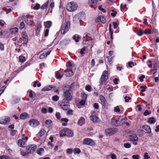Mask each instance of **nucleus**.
<instances>
[{"mask_svg": "<svg viewBox=\"0 0 159 159\" xmlns=\"http://www.w3.org/2000/svg\"><path fill=\"white\" fill-rule=\"evenodd\" d=\"M113 27L114 29H116L119 25V22L118 21L113 22L112 23Z\"/></svg>", "mask_w": 159, "mask_h": 159, "instance_id": "a19ab883", "label": "nucleus"}, {"mask_svg": "<svg viewBox=\"0 0 159 159\" xmlns=\"http://www.w3.org/2000/svg\"><path fill=\"white\" fill-rule=\"evenodd\" d=\"M98 9L103 12H106V10L103 8H102V6H99L98 7Z\"/></svg>", "mask_w": 159, "mask_h": 159, "instance_id": "338daca9", "label": "nucleus"}, {"mask_svg": "<svg viewBox=\"0 0 159 159\" xmlns=\"http://www.w3.org/2000/svg\"><path fill=\"white\" fill-rule=\"evenodd\" d=\"M49 30L48 29H47L46 30H45V32H44V34L45 37H46L48 35V33H49Z\"/></svg>", "mask_w": 159, "mask_h": 159, "instance_id": "0e129e2a", "label": "nucleus"}, {"mask_svg": "<svg viewBox=\"0 0 159 159\" xmlns=\"http://www.w3.org/2000/svg\"><path fill=\"white\" fill-rule=\"evenodd\" d=\"M21 38L24 41L23 44H26L28 42V36L27 34L24 32L21 33Z\"/></svg>", "mask_w": 159, "mask_h": 159, "instance_id": "dca6fc26", "label": "nucleus"}, {"mask_svg": "<svg viewBox=\"0 0 159 159\" xmlns=\"http://www.w3.org/2000/svg\"><path fill=\"white\" fill-rule=\"evenodd\" d=\"M65 72L66 73L65 75L67 77L71 76L73 75V71L68 69L65 70Z\"/></svg>", "mask_w": 159, "mask_h": 159, "instance_id": "412c9836", "label": "nucleus"}, {"mask_svg": "<svg viewBox=\"0 0 159 159\" xmlns=\"http://www.w3.org/2000/svg\"><path fill=\"white\" fill-rule=\"evenodd\" d=\"M66 66L68 67H71L72 66V64L71 62L70 61H68L66 64Z\"/></svg>", "mask_w": 159, "mask_h": 159, "instance_id": "774afa93", "label": "nucleus"}, {"mask_svg": "<svg viewBox=\"0 0 159 159\" xmlns=\"http://www.w3.org/2000/svg\"><path fill=\"white\" fill-rule=\"evenodd\" d=\"M20 119L24 120L29 118V116L27 113L24 112L20 114Z\"/></svg>", "mask_w": 159, "mask_h": 159, "instance_id": "5701e85b", "label": "nucleus"}, {"mask_svg": "<svg viewBox=\"0 0 159 159\" xmlns=\"http://www.w3.org/2000/svg\"><path fill=\"white\" fill-rule=\"evenodd\" d=\"M25 26V25L24 21H22L20 24L19 28L20 29H24Z\"/></svg>", "mask_w": 159, "mask_h": 159, "instance_id": "79ce46f5", "label": "nucleus"}, {"mask_svg": "<svg viewBox=\"0 0 159 159\" xmlns=\"http://www.w3.org/2000/svg\"><path fill=\"white\" fill-rule=\"evenodd\" d=\"M142 128L146 131V133L148 134H150L151 133V128L148 125H144L142 126Z\"/></svg>", "mask_w": 159, "mask_h": 159, "instance_id": "6ab92c4d", "label": "nucleus"}, {"mask_svg": "<svg viewBox=\"0 0 159 159\" xmlns=\"http://www.w3.org/2000/svg\"><path fill=\"white\" fill-rule=\"evenodd\" d=\"M143 157L144 159H148L150 158V157L148 155L147 152H145L144 153Z\"/></svg>", "mask_w": 159, "mask_h": 159, "instance_id": "603ef678", "label": "nucleus"}, {"mask_svg": "<svg viewBox=\"0 0 159 159\" xmlns=\"http://www.w3.org/2000/svg\"><path fill=\"white\" fill-rule=\"evenodd\" d=\"M18 29L17 27H14L10 29L11 32L13 34L15 33L18 31Z\"/></svg>", "mask_w": 159, "mask_h": 159, "instance_id": "72a5a7b5", "label": "nucleus"}, {"mask_svg": "<svg viewBox=\"0 0 159 159\" xmlns=\"http://www.w3.org/2000/svg\"><path fill=\"white\" fill-rule=\"evenodd\" d=\"M99 98L102 103L103 105H104L105 104V100L104 97L102 95H101L99 96Z\"/></svg>", "mask_w": 159, "mask_h": 159, "instance_id": "c85d7f7f", "label": "nucleus"}, {"mask_svg": "<svg viewBox=\"0 0 159 159\" xmlns=\"http://www.w3.org/2000/svg\"><path fill=\"white\" fill-rule=\"evenodd\" d=\"M108 79V72L106 70L104 71L102 73L99 81V89H100L103 84L105 83Z\"/></svg>", "mask_w": 159, "mask_h": 159, "instance_id": "f03ea898", "label": "nucleus"}, {"mask_svg": "<svg viewBox=\"0 0 159 159\" xmlns=\"http://www.w3.org/2000/svg\"><path fill=\"white\" fill-rule=\"evenodd\" d=\"M37 148V146L35 144H30L26 147L28 153H31L34 152Z\"/></svg>", "mask_w": 159, "mask_h": 159, "instance_id": "1a4fd4ad", "label": "nucleus"}, {"mask_svg": "<svg viewBox=\"0 0 159 159\" xmlns=\"http://www.w3.org/2000/svg\"><path fill=\"white\" fill-rule=\"evenodd\" d=\"M77 5L75 2H70L66 5L67 10L69 11H73L76 10L77 7Z\"/></svg>", "mask_w": 159, "mask_h": 159, "instance_id": "20e7f679", "label": "nucleus"}, {"mask_svg": "<svg viewBox=\"0 0 159 159\" xmlns=\"http://www.w3.org/2000/svg\"><path fill=\"white\" fill-rule=\"evenodd\" d=\"M111 159H116L117 156L115 153H113L110 155Z\"/></svg>", "mask_w": 159, "mask_h": 159, "instance_id": "37998d69", "label": "nucleus"}, {"mask_svg": "<svg viewBox=\"0 0 159 159\" xmlns=\"http://www.w3.org/2000/svg\"><path fill=\"white\" fill-rule=\"evenodd\" d=\"M2 10L7 12V14L8 12L11 11V7L10 6H7L6 7L3 8Z\"/></svg>", "mask_w": 159, "mask_h": 159, "instance_id": "bb28decb", "label": "nucleus"}, {"mask_svg": "<svg viewBox=\"0 0 159 159\" xmlns=\"http://www.w3.org/2000/svg\"><path fill=\"white\" fill-rule=\"evenodd\" d=\"M73 152L74 154H79L81 152V151L79 148H76L73 149Z\"/></svg>", "mask_w": 159, "mask_h": 159, "instance_id": "473e14b6", "label": "nucleus"}, {"mask_svg": "<svg viewBox=\"0 0 159 159\" xmlns=\"http://www.w3.org/2000/svg\"><path fill=\"white\" fill-rule=\"evenodd\" d=\"M83 143L84 144L92 146H94L95 145L94 141L90 138H85L84 139Z\"/></svg>", "mask_w": 159, "mask_h": 159, "instance_id": "6e6552de", "label": "nucleus"}, {"mask_svg": "<svg viewBox=\"0 0 159 159\" xmlns=\"http://www.w3.org/2000/svg\"><path fill=\"white\" fill-rule=\"evenodd\" d=\"M124 99L125 102H128L129 101V100L131 99V98L127 96H125L124 97Z\"/></svg>", "mask_w": 159, "mask_h": 159, "instance_id": "680f3d73", "label": "nucleus"}, {"mask_svg": "<svg viewBox=\"0 0 159 159\" xmlns=\"http://www.w3.org/2000/svg\"><path fill=\"white\" fill-rule=\"evenodd\" d=\"M133 31L139 36H142L143 34V31L141 29L137 30H133Z\"/></svg>", "mask_w": 159, "mask_h": 159, "instance_id": "b1692460", "label": "nucleus"}, {"mask_svg": "<svg viewBox=\"0 0 159 159\" xmlns=\"http://www.w3.org/2000/svg\"><path fill=\"white\" fill-rule=\"evenodd\" d=\"M90 118L91 120L93 122H97L99 121V119L95 111H93L92 112Z\"/></svg>", "mask_w": 159, "mask_h": 159, "instance_id": "f8f14e48", "label": "nucleus"}, {"mask_svg": "<svg viewBox=\"0 0 159 159\" xmlns=\"http://www.w3.org/2000/svg\"><path fill=\"white\" fill-rule=\"evenodd\" d=\"M62 75L59 73H57L56 74V77L57 79H61L62 77Z\"/></svg>", "mask_w": 159, "mask_h": 159, "instance_id": "5fc2aeb1", "label": "nucleus"}, {"mask_svg": "<svg viewBox=\"0 0 159 159\" xmlns=\"http://www.w3.org/2000/svg\"><path fill=\"white\" fill-rule=\"evenodd\" d=\"M49 4V1H47L45 3L43 4L41 7V8L42 9H44L46 8Z\"/></svg>", "mask_w": 159, "mask_h": 159, "instance_id": "2f4dec72", "label": "nucleus"}, {"mask_svg": "<svg viewBox=\"0 0 159 159\" xmlns=\"http://www.w3.org/2000/svg\"><path fill=\"white\" fill-rule=\"evenodd\" d=\"M140 88L141 89V92H143L145 91V89L147 88V87L146 86H141Z\"/></svg>", "mask_w": 159, "mask_h": 159, "instance_id": "49530a36", "label": "nucleus"}, {"mask_svg": "<svg viewBox=\"0 0 159 159\" xmlns=\"http://www.w3.org/2000/svg\"><path fill=\"white\" fill-rule=\"evenodd\" d=\"M29 153H28L27 151L25 152V151L21 150L20 152L21 154L23 156L27 155Z\"/></svg>", "mask_w": 159, "mask_h": 159, "instance_id": "e433bc0d", "label": "nucleus"}, {"mask_svg": "<svg viewBox=\"0 0 159 159\" xmlns=\"http://www.w3.org/2000/svg\"><path fill=\"white\" fill-rule=\"evenodd\" d=\"M56 116L57 119L59 120L61 118L60 114L59 112H57L56 113Z\"/></svg>", "mask_w": 159, "mask_h": 159, "instance_id": "de8ad7c7", "label": "nucleus"}, {"mask_svg": "<svg viewBox=\"0 0 159 159\" xmlns=\"http://www.w3.org/2000/svg\"><path fill=\"white\" fill-rule=\"evenodd\" d=\"M130 140L133 142L134 145H137L138 140V138L137 136L135 134H133L130 137Z\"/></svg>", "mask_w": 159, "mask_h": 159, "instance_id": "2eb2a0df", "label": "nucleus"}, {"mask_svg": "<svg viewBox=\"0 0 159 159\" xmlns=\"http://www.w3.org/2000/svg\"><path fill=\"white\" fill-rule=\"evenodd\" d=\"M120 110L118 106H117L114 108V111L116 112H120Z\"/></svg>", "mask_w": 159, "mask_h": 159, "instance_id": "052dcab7", "label": "nucleus"}, {"mask_svg": "<svg viewBox=\"0 0 159 159\" xmlns=\"http://www.w3.org/2000/svg\"><path fill=\"white\" fill-rule=\"evenodd\" d=\"M85 122L84 119L83 117H81L78 120V124L80 126H82L84 124Z\"/></svg>", "mask_w": 159, "mask_h": 159, "instance_id": "4be33fe9", "label": "nucleus"}, {"mask_svg": "<svg viewBox=\"0 0 159 159\" xmlns=\"http://www.w3.org/2000/svg\"><path fill=\"white\" fill-rule=\"evenodd\" d=\"M151 112L150 111H148V110H146L144 112L143 115L145 116H146L150 114L151 113Z\"/></svg>", "mask_w": 159, "mask_h": 159, "instance_id": "e2e57ef3", "label": "nucleus"}, {"mask_svg": "<svg viewBox=\"0 0 159 159\" xmlns=\"http://www.w3.org/2000/svg\"><path fill=\"white\" fill-rule=\"evenodd\" d=\"M132 157L133 159H139L140 156L139 155L136 154L133 155Z\"/></svg>", "mask_w": 159, "mask_h": 159, "instance_id": "864d4df0", "label": "nucleus"}, {"mask_svg": "<svg viewBox=\"0 0 159 159\" xmlns=\"http://www.w3.org/2000/svg\"><path fill=\"white\" fill-rule=\"evenodd\" d=\"M18 145L20 147H25V143L22 140L20 139L18 141Z\"/></svg>", "mask_w": 159, "mask_h": 159, "instance_id": "393cba45", "label": "nucleus"}, {"mask_svg": "<svg viewBox=\"0 0 159 159\" xmlns=\"http://www.w3.org/2000/svg\"><path fill=\"white\" fill-rule=\"evenodd\" d=\"M19 60L20 62L23 63L25 61V58L24 56L20 55L19 57Z\"/></svg>", "mask_w": 159, "mask_h": 159, "instance_id": "7c9ffc66", "label": "nucleus"}, {"mask_svg": "<svg viewBox=\"0 0 159 159\" xmlns=\"http://www.w3.org/2000/svg\"><path fill=\"white\" fill-rule=\"evenodd\" d=\"M85 89L89 92L91 91V87L89 85H87L85 87Z\"/></svg>", "mask_w": 159, "mask_h": 159, "instance_id": "4d7b16f0", "label": "nucleus"}, {"mask_svg": "<svg viewBox=\"0 0 159 159\" xmlns=\"http://www.w3.org/2000/svg\"><path fill=\"white\" fill-rule=\"evenodd\" d=\"M96 22H101L104 24L106 22L105 19L102 16H98L95 20Z\"/></svg>", "mask_w": 159, "mask_h": 159, "instance_id": "a211bd4d", "label": "nucleus"}, {"mask_svg": "<svg viewBox=\"0 0 159 159\" xmlns=\"http://www.w3.org/2000/svg\"><path fill=\"white\" fill-rule=\"evenodd\" d=\"M39 7L40 5L38 3H37L34 6L33 8V9L34 10H38L39 9Z\"/></svg>", "mask_w": 159, "mask_h": 159, "instance_id": "13d9d810", "label": "nucleus"}, {"mask_svg": "<svg viewBox=\"0 0 159 159\" xmlns=\"http://www.w3.org/2000/svg\"><path fill=\"white\" fill-rule=\"evenodd\" d=\"M80 37L79 36H78L77 37H76L75 36H73V39L76 42H79L78 39L80 38Z\"/></svg>", "mask_w": 159, "mask_h": 159, "instance_id": "3c124183", "label": "nucleus"}, {"mask_svg": "<svg viewBox=\"0 0 159 159\" xmlns=\"http://www.w3.org/2000/svg\"><path fill=\"white\" fill-rule=\"evenodd\" d=\"M124 147L126 148H130L131 147L130 144L129 143H125L124 144Z\"/></svg>", "mask_w": 159, "mask_h": 159, "instance_id": "bf43d9fd", "label": "nucleus"}, {"mask_svg": "<svg viewBox=\"0 0 159 159\" xmlns=\"http://www.w3.org/2000/svg\"><path fill=\"white\" fill-rule=\"evenodd\" d=\"M98 2V0H89V4L91 7L95 6Z\"/></svg>", "mask_w": 159, "mask_h": 159, "instance_id": "aec40b11", "label": "nucleus"}, {"mask_svg": "<svg viewBox=\"0 0 159 159\" xmlns=\"http://www.w3.org/2000/svg\"><path fill=\"white\" fill-rule=\"evenodd\" d=\"M23 20L28 25H31L33 23L32 17L30 16H23Z\"/></svg>", "mask_w": 159, "mask_h": 159, "instance_id": "9d476101", "label": "nucleus"}, {"mask_svg": "<svg viewBox=\"0 0 159 159\" xmlns=\"http://www.w3.org/2000/svg\"><path fill=\"white\" fill-rule=\"evenodd\" d=\"M117 131L116 128H112L106 129L105 130V132L106 135L110 136L115 133Z\"/></svg>", "mask_w": 159, "mask_h": 159, "instance_id": "9b49d317", "label": "nucleus"}, {"mask_svg": "<svg viewBox=\"0 0 159 159\" xmlns=\"http://www.w3.org/2000/svg\"><path fill=\"white\" fill-rule=\"evenodd\" d=\"M9 36L8 32L4 30H2L0 32V36L1 38H7Z\"/></svg>", "mask_w": 159, "mask_h": 159, "instance_id": "f3484780", "label": "nucleus"}, {"mask_svg": "<svg viewBox=\"0 0 159 159\" xmlns=\"http://www.w3.org/2000/svg\"><path fill=\"white\" fill-rule=\"evenodd\" d=\"M158 66V64L157 63H155L154 64L153 66V71H155V70H157V68Z\"/></svg>", "mask_w": 159, "mask_h": 159, "instance_id": "09e8293b", "label": "nucleus"}, {"mask_svg": "<svg viewBox=\"0 0 159 159\" xmlns=\"http://www.w3.org/2000/svg\"><path fill=\"white\" fill-rule=\"evenodd\" d=\"M10 118L7 116L0 119V124L3 125L8 124L10 121Z\"/></svg>", "mask_w": 159, "mask_h": 159, "instance_id": "ddd939ff", "label": "nucleus"}, {"mask_svg": "<svg viewBox=\"0 0 159 159\" xmlns=\"http://www.w3.org/2000/svg\"><path fill=\"white\" fill-rule=\"evenodd\" d=\"M70 27V22L69 21L67 22L64 26H61V33L62 34H65L68 31Z\"/></svg>", "mask_w": 159, "mask_h": 159, "instance_id": "0eeeda50", "label": "nucleus"}, {"mask_svg": "<svg viewBox=\"0 0 159 159\" xmlns=\"http://www.w3.org/2000/svg\"><path fill=\"white\" fill-rule=\"evenodd\" d=\"M29 124L31 126L35 127L39 125V122L35 119H32L30 120Z\"/></svg>", "mask_w": 159, "mask_h": 159, "instance_id": "4468645a", "label": "nucleus"}, {"mask_svg": "<svg viewBox=\"0 0 159 159\" xmlns=\"http://www.w3.org/2000/svg\"><path fill=\"white\" fill-rule=\"evenodd\" d=\"M45 131L44 129H41L40 131L37 134V136L39 137L43 136L44 134Z\"/></svg>", "mask_w": 159, "mask_h": 159, "instance_id": "cd10ccee", "label": "nucleus"}, {"mask_svg": "<svg viewBox=\"0 0 159 159\" xmlns=\"http://www.w3.org/2000/svg\"><path fill=\"white\" fill-rule=\"evenodd\" d=\"M59 97L57 95H54L52 97V99L54 101H57L59 100Z\"/></svg>", "mask_w": 159, "mask_h": 159, "instance_id": "c03bdc74", "label": "nucleus"}, {"mask_svg": "<svg viewBox=\"0 0 159 159\" xmlns=\"http://www.w3.org/2000/svg\"><path fill=\"white\" fill-rule=\"evenodd\" d=\"M136 65V63H134L133 62L131 61H129L128 63V65L130 67H132L133 66Z\"/></svg>", "mask_w": 159, "mask_h": 159, "instance_id": "ea45409f", "label": "nucleus"}, {"mask_svg": "<svg viewBox=\"0 0 159 159\" xmlns=\"http://www.w3.org/2000/svg\"><path fill=\"white\" fill-rule=\"evenodd\" d=\"M45 123L48 126H50L51 125L52 121L51 120H46Z\"/></svg>", "mask_w": 159, "mask_h": 159, "instance_id": "4c0bfd02", "label": "nucleus"}, {"mask_svg": "<svg viewBox=\"0 0 159 159\" xmlns=\"http://www.w3.org/2000/svg\"><path fill=\"white\" fill-rule=\"evenodd\" d=\"M37 153L40 155H42L44 153V149L42 148H40L37 151Z\"/></svg>", "mask_w": 159, "mask_h": 159, "instance_id": "c756f323", "label": "nucleus"}, {"mask_svg": "<svg viewBox=\"0 0 159 159\" xmlns=\"http://www.w3.org/2000/svg\"><path fill=\"white\" fill-rule=\"evenodd\" d=\"M127 119V118L125 117L124 118L120 117L117 120L112 119L111 120V123L115 126H120L125 123Z\"/></svg>", "mask_w": 159, "mask_h": 159, "instance_id": "f257e3e1", "label": "nucleus"}, {"mask_svg": "<svg viewBox=\"0 0 159 159\" xmlns=\"http://www.w3.org/2000/svg\"><path fill=\"white\" fill-rule=\"evenodd\" d=\"M67 154H71L73 152V149L72 148H68L66 150Z\"/></svg>", "mask_w": 159, "mask_h": 159, "instance_id": "c9c22d12", "label": "nucleus"}, {"mask_svg": "<svg viewBox=\"0 0 159 159\" xmlns=\"http://www.w3.org/2000/svg\"><path fill=\"white\" fill-rule=\"evenodd\" d=\"M117 13L116 11H115L114 10H112V12L111 13V15L112 16L114 17L116 16Z\"/></svg>", "mask_w": 159, "mask_h": 159, "instance_id": "6e6d98bb", "label": "nucleus"}, {"mask_svg": "<svg viewBox=\"0 0 159 159\" xmlns=\"http://www.w3.org/2000/svg\"><path fill=\"white\" fill-rule=\"evenodd\" d=\"M86 100H84V99H83L82 100H81L80 102V104L81 105H84L85 103V101H86Z\"/></svg>", "mask_w": 159, "mask_h": 159, "instance_id": "69168bd1", "label": "nucleus"}, {"mask_svg": "<svg viewBox=\"0 0 159 159\" xmlns=\"http://www.w3.org/2000/svg\"><path fill=\"white\" fill-rule=\"evenodd\" d=\"M81 97L83 99L86 100L87 95L84 93H83L81 94Z\"/></svg>", "mask_w": 159, "mask_h": 159, "instance_id": "58836bf2", "label": "nucleus"}, {"mask_svg": "<svg viewBox=\"0 0 159 159\" xmlns=\"http://www.w3.org/2000/svg\"><path fill=\"white\" fill-rule=\"evenodd\" d=\"M155 122V119L153 117L150 118L148 121V122L150 124H153Z\"/></svg>", "mask_w": 159, "mask_h": 159, "instance_id": "f704fd0d", "label": "nucleus"}, {"mask_svg": "<svg viewBox=\"0 0 159 159\" xmlns=\"http://www.w3.org/2000/svg\"><path fill=\"white\" fill-rule=\"evenodd\" d=\"M143 33L145 34H150L151 33V31L149 29L143 31Z\"/></svg>", "mask_w": 159, "mask_h": 159, "instance_id": "8fccbe9b", "label": "nucleus"}, {"mask_svg": "<svg viewBox=\"0 0 159 159\" xmlns=\"http://www.w3.org/2000/svg\"><path fill=\"white\" fill-rule=\"evenodd\" d=\"M60 135L61 137L67 136L71 137L73 136V133L72 131L69 129L65 128L60 131Z\"/></svg>", "mask_w": 159, "mask_h": 159, "instance_id": "7ed1b4c3", "label": "nucleus"}, {"mask_svg": "<svg viewBox=\"0 0 159 159\" xmlns=\"http://www.w3.org/2000/svg\"><path fill=\"white\" fill-rule=\"evenodd\" d=\"M69 103L68 101L63 99L59 103V105L61 108L64 110H68L69 108Z\"/></svg>", "mask_w": 159, "mask_h": 159, "instance_id": "39448f33", "label": "nucleus"}, {"mask_svg": "<svg viewBox=\"0 0 159 159\" xmlns=\"http://www.w3.org/2000/svg\"><path fill=\"white\" fill-rule=\"evenodd\" d=\"M44 25L45 28H49L52 26V23L51 21H48L44 22Z\"/></svg>", "mask_w": 159, "mask_h": 159, "instance_id": "a878e982", "label": "nucleus"}, {"mask_svg": "<svg viewBox=\"0 0 159 159\" xmlns=\"http://www.w3.org/2000/svg\"><path fill=\"white\" fill-rule=\"evenodd\" d=\"M9 157L8 156L3 155L0 156V159H8Z\"/></svg>", "mask_w": 159, "mask_h": 159, "instance_id": "a18cd8bd", "label": "nucleus"}, {"mask_svg": "<svg viewBox=\"0 0 159 159\" xmlns=\"http://www.w3.org/2000/svg\"><path fill=\"white\" fill-rule=\"evenodd\" d=\"M63 96L64 98L63 99H65V100L68 102L71 101L73 98L72 96L70 93L69 90H66L64 92Z\"/></svg>", "mask_w": 159, "mask_h": 159, "instance_id": "423d86ee", "label": "nucleus"}]
</instances>
